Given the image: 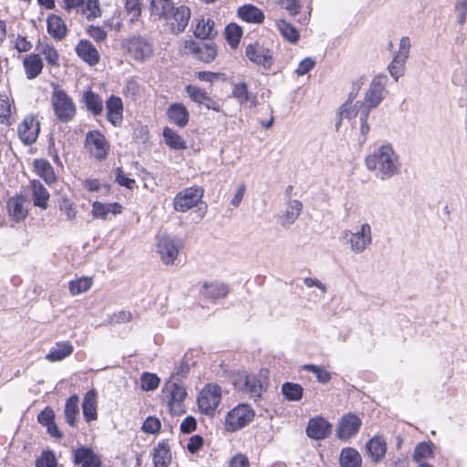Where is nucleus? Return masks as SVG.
Wrapping results in <instances>:
<instances>
[{"instance_id": "12", "label": "nucleus", "mask_w": 467, "mask_h": 467, "mask_svg": "<svg viewBox=\"0 0 467 467\" xmlns=\"http://www.w3.org/2000/svg\"><path fill=\"white\" fill-rule=\"evenodd\" d=\"M410 40L408 36L401 37L397 54L388 67L390 76L398 81L404 75L405 64L410 50Z\"/></svg>"}, {"instance_id": "57", "label": "nucleus", "mask_w": 467, "mask_h": 467, "mask_svg": "<svg viewBox=\"0 0 467 467\" xmlns=\"http://www.w3.org/2000/svg\"><path fill=\"white\" fill-rule=\"evenodd\" d=\"M125 7L131 20L137 19L140 16V0H126Z\"/></svg>"}, {"instance_id": "11", "label": "nucleus", "mask_w": 467, "mask_h": 467, "mask_svg": "<svg viewBox=\"0 0 467 467\" xmlns=\"http://www.w3.org/2000/svg\"><path fill=\"white\" fill-rule=\"evenodd\" d=\"M128 55L138 61H144L153 53L151 43L144 36H134L123 41Z\"/></svg>"}, {"instance_id": "28", "label": "nucleus", "mask_w": 467, "mask_h": 467, "mask_svg": "<svg viewBox=\"0 0 467 467\" xmlns=\"http://www.w3.org/2000/svg\"><path fill=\"white\" fill-rule=\"evenodd\" d=\"M98 394L96 390H88L83 398L82 410L86 421L97 420Z\"/></svg>"}, {"instance_id": "14", "label": "nucleus", "mask_w": 467, "mask_h": 467, "mask_svg": "<svg viewBox=\"0 0 467 467\" xmlns=\"http://www.w3.org/2000/svg\"><path fill=\"white\" fill-rule=\"evenodd\" d=\"M40 130V122L34 115H27L17 127L19 139L26 145L36 142Z\"/></svg>"}, {"instance_id": "17", "label": "nucleus", "mask_w": 467, "mask_h": 467, "mask_svg": "<svg viewBox=\"0 0 467 467\" xmlns=\"http://www.w3.org/2000/svg\"><path fill=\"white\" fill-rule=\"evenodd\" d=\"M245 55L250 61L269 68L272 64L271 51L259 43L250 44L246 47Z\"/></svg>"}, {"instance_id": "37", "label": "nucleus", "mask_w": 467, "mask_h": 467, "mask_svg": "<svg viewBox=\"0 0 467 467\" xmlns=\"http://www.w3.org/2000/svg\"><path fill=\"white\" fill-rule=\"evenodd\" d=\"M73 352V346L69 341L57 342L47 355V359L51 362L60 361L70 356Z\"/></svg>"}, {"instance_id": "4", "label": "nucleus", "mask_w": 467, "mask_h": 467, "mask_svg": "<svg viewBox=\"0 0 467 467\" xmlns=\"http://www.w3.org/2000/svg\"><path fill=\"white\" fill-rule=\"evenodd\" d=\"M369 170H379L386 176H392L398 171V158L389 145L381 146L377 152L366 158Z\"/></svg>"}, {"instance_id": "52", "label": "nucleus", "mask_w": 467, "mask_h": 467, "mask_svg": "<svg viewBox=\"0 0 467 467\" xmlns=\"http://www.w3.org/2000/svg\"><path fill=\"white\" fill-rule=\"evenodd\" d=\"M304 369L314 373L317 380L321 383H327L331 379L330 373L321 367L308 364L304 366Z\"/></svg>"}, {"instance_id": "22", "label": "nucleus", "mask_w": 467, "mask_h": 467, "mask_svg": "<svg viewBox=\"0 0 467 467\" xmlns=\"http://www.w3.org/2000/svg\"><path fill=\"white\" fill-rule=\"evenodd\" d=\"M107 119L113 126H119L123 119V103L120 98L110 96L106 101Z\"/></svg>"}, {"instance_id": "60", "label": "nucleus", "mask_w": 467, "mask_h": 467, "mask_svg": "<svg viewBox=\"0 0 467 467\" xmlns=\"http://www.w3.org/2000/svg\"><path fill=\"white\" fill-rule=\"evenodd\" d=\"M32 43L28 41L26 37L20 35L16 36L15 41V47L18 52H27L32 48Z\"/></svg>"}, {"instance_id": "54", "label": "nucleus", "mask_w": 467, "mask_h": 467, "mask_svg": "<svg viewBox=\"0 0 467 467\" xmlns=\"http://www.w3.org/2000/svg\"><path fill=\"white\" fill-rule=\"evenodd\" d=\"M41 53L44 55L47 62L49 65L55 66L58 64L59 56L57 51L53 46L45 45L41 48Z\"/></svg>"}, {"instance_id": "13", "label": "nucleus", "mask_w": 467, "mask_h": 467, "mask_svg": "<svg viewBox=\"0 0 467 467\" xmlns=\"http://www.w3.org/2000/svg\"><path fill=\"white\" fill-rule=\"evenodd\" d=\"M184 48L196 59L204 63L213 62L217 56V47L213 43L197 42L190 39L185 41Z\"/></svg>"}, {"instance_id": "50", "label": "nucleus", "mask_w": 467, "mask_h": 467, "mask_svg": "<svg viewBox=\"0 0 467 467\" xmlns=\"http://www.w3.org/2000/svg\"><path fill=\"white\" fill-rule=\"evenodd\" d=\"M188 96L192 101L198 104H202L205 99H208V94L206 91L199 87L193 85H188L185 88Z\"/></svg>"}, {"instance_id": "16", "label": "nucleus", "mask_w": 467, "mask_h": 467, "mask_svg": "<svg viewBox=\"0 0 467 467\" xmlns=\"http://www.w3.org/2000/svg\"><path fill=\"white\" fill-rule=\"evenodd\" d=\"M8 216L15 222L24 221L28 214V203L22 195H16L8 199L6 202Z\"/></svg>"}, {"instance_id": "10", "label": "nucleus", "mask_w": 467, "mask_h": 467, "mask_svg": "<svg viewBox=\"0 0 467 467\" xmlns=\"http://www.w3.org/2000/svg\"><path fill=\"white\" fill-rule=\"evenodd\" d=\"M222 399L221 387L216 384H207L199 393V410L207 415H212L219 406Z\"/></svg>"}, {"instance_id": "48", "label": "nucleus", "mask_w": 467, "mask_h": 467, "mask_svg": "<svg viewBox=\"0 0 467 467\" xmlns=\"http://www.w3.org/2000/svg\"><path fill=\"white\" fill-rule=\"evenodd\" d=\"M160 382V378L154 373L143 372L140 376V387L145 391L155 390Z\"/></svg>"}, {"instance_id": "61", "label": "nucleus", "mask_w": 467, "mask_h": 467, "mask_svg": "<svg viewBox=\"0 0 467 467\" xmlns=\"http://www.w3.org/2000/svg\"><path fill=\"white\" fill-rule=\"evenodd\" d=\"M229 467H250L248 458L242 453H237L229 462Z\"/></svg>"}, {"instance_id": "42", "label": "nucleus", "mask_w": 467, "mask_h": 467, "mask_svg": "<svg viewBox=\"0 0 467 467\" xmlns=\"http://www.w3.org/2000/svg\"><path fill=\"white\" fill-rule=\"evenodd\" d=\"M93 280L91 277L82 276L80 278L69 282V292L72 296H78L85 293L92 286Z\"/></svg>"}, {"instance_id": "33", "label": "nucleus", "mask_w": 467, "mask_h": 467, "mask_svg": "<svg viewBox=\"0 0 467 467\" xmlns=\"http://www.w3.org/2000/svg\"><path fill=\"white\" fill-rule=\"evenodd\" d=\"M371 243V231L368 223H364L360 230L352 234V250L362 252Z\"/></svg>"}, {"instance_id": "2", "label": "nucleus", "mask_w": 467, "mask_h": 467, "mask_svg": "<svg viewBox=\"0 0 467 467\" xmlns=\"http://www.w3.org/2000/svg\"><path fill=\"white\" fill-rule=\"evenodd\" d=\"M151 12L154 16L165 17L171 20V27L173 33L182 32L191 17V10L186 5L178 7L171 6L169 3H161V6L155 1L151 2Z\"/></svg>"}, {"instance_id": "23", "label": "nucleus", "mask_w": 467, "mask_h": 467, "mask_svg": "<svg viewBox=\"0 0 467 467\" xmlns=\"http://www.w3.org/2000/svg\"><path fill=\"white\" fill-rule=\"evenodd\" d=\"M74 462L79 467H100V460L95 452L87 447H80L73 452Z\"/></svg>"}, {"instance_id": "39", "label": "nucleus", "mask_w": 467, "mask_h": 467, "mask_svg": "<svg viewBox=\"0 0 467 467\" xmlns=\"http://www.w3.org/2000/svg\"><path fill=\"white\" fill-rule=\"evenodd\" d=\"M83 102L88 110L93 115H99L103 110V100L91 90H87L83 94Z\"/></svg>"}, {"instance_id": "18", "label": "nucleus", "mask_w": 467, "mask_h": 467, "mask_svg": "<svg viewBox=\"0 0 467 467\" xmlns=\"http://www.w3.org/2000/svg\"><path fill=\"white\" fill-rule=\"evenodd\" d=\"M232 97L236 99L239 105L253 109L257 107V95L248 91V86L244 82L233 84Z\"/></svg>"}, {"instance_id": "58", "label": "nucleus", "mask_w": 467, "mask_h": 467, "mask_svg": "<svg viewBox=\"0 0 467 467\" xmlns=\"http://www.w3.org/2000/svg\"><path fill=\"white\" fill-rule=\"evenodd\" d=\"M115 176L117 182L124 186L128 189H132L135 185V181L133 179L128 178L122 171L120 168H117L115 171Z\"/></svg>"}, {"instance_id": "20", "label": "nucleus", "mask_w": 467, "mask_h": 467, "mask_svg": "<svg viewBox=\"0 0 467 467\" xmlns=\"http://www.w3.org/2000/svg\"><path fill=\"white\" fill-rule=\"evenodd\" d=\"M77 55L89 66H95L99 62V53L96 47L87 39H81L76 47Z\"/></svg>"}, {"instance_id": "19", "label": "nucleus", "mask_w": 467, "mask_h": 467, "mask_svg": "<svg viewBox=\"0 0 467 467\" xmlns=\"http://www.w3.org/2000/svg\"><path fill=\"white\" fill-rule=\"evenodd\" d=\"M332 425L322 417H316L309 420L306 434L314 440H323L331 432Z\"/></svg>"}, {"instance_id": "64", "label": "nucleus", "mask_w": 467, "mask_h": 467, "mask_svg": "<svg viewBox=\"0 0 467 467\" xmlns=\"http://www.w3.org/2000/svg\"><path fill=\"white\" fill-rule=\"evenodd\" d=\"M203 439L200 435H194L190 438L187 449L190 452L195 453L202 445Z\"/></svg>"}, {"instance_id": "27", "label": "nucleus", "mask_w": 467, "mask_h": 467, "mask_svg": "<svg viewBox=\"0 0 467 467\" xmlns=\"http://www.w3.org/2000/svg\"><path fill=\"white\" fill-rule=\"evenodd\" d=\"M167 116L171 122L180 128H184L189 122V112L182 103H173L167 109Z\"/></svg>"}, {"instance_id": "38", "label": "nucleus", "mask_w": 467, "mask_h": 467, "mask_svg": "<svg viewBox=\"0 0 467 467\" xmlns=\"http://www.w3.org/2000/svg\"><path fill=\"white\" fill-rule=\"evenodd\" d=\"M214 26L215 24L213 19L202 17L196 25L194 30L195 36L201 39H208L215 36L217 31Z\"/></svg>"}, {"instance_id": "59", "label": "nucleus", "mask_w": 467, "mask_h": 467, "mask_svg": "<svg viewBox=\"0 0 467 467\" xmlns=\"http://www.w3.org/2000/svg\"><path fill=\"white\" fill-rule=\"evenodd\" d=\"M87 33L96 42H102L107 37V33L101 27L95 26H89L87 28Z\"/></svg>"}, {"instance_id": "26", "label": "nucleus", "mask_w": 467, "mask_h": 467, "mask_svg": "<svg viewBox=\"0 0 467 467\" xmlns=\"http://www.w3.org/2000/svg\"><path fill=\"white\" fill-rule=\"evenodd\" d=\"M91 206V213L93 217L102 220H108L109 214L117 215L122 212V206L119 202L103 203L100 202H94Z\"/></svg>"}, {"instance_id": "15", "label": "nucleus", "mask_w": 467, "mask_h": 467, "mask_svg": "<svg viewBox=\"0 0 467 467\" xmlns=\"http://www.w3.org/2000/svg\"><path fill=\"white\" fill-rule=\"evenodd\" d=\"M86 146L92 156L98 161L104 160L109 150L105 136L98 130H92L87 134Z\"/></svg>"}, {"instance_id": "49", "label": "nucleus", "mask_w": 467, "mask_h": 467, "mask_svg": "<svg viewBox=\"0 0 467 467\" xmlns=\"http://www.w3.org/2000/svg\"><path fill=\"white\" fill-rule=\"evenodd\" d=\"M336 436L342 441H347L350 438V413H347L341 418Z\"/></svg>"}, {"instance_id": "3", "label": "nucleus", "mask_w": 467, "mask_h": 467, "mask_svg": "<svg viewBox=\"0 0 467 467\" xmlns=\"http://www.w3.org/2000/svg\"><path fill=\"white\" fill-rule=\"evenodd\" d=\"M56 119L63 123L71 121L77 114V106L72 98L59 86H53L50 96Z\"/></svg>"}, {"instance_id": "21", "label": "nucleus", "mask_w": 467, "mask_h": 467, "mask_svg": "<svg viewBox=\"0 0 467 467\" xmlns=\"http://www.w3.org/2000/svg\"><path fill=\"white\" fill-rule=\"evenodd\" d=\"M303 210V203L296 199H289L284 213L279 218L282 227L288 228L297 220Z\"/></svg>"}, {"instance_id": "24", "label": "nucleus", "mask_w": 467, "mask_h": 467, "mask_svg": "<svg viewBox=\"0 0 467 467\" xmlns=\"http://www.w3.org/2000/svg\"><path fill=\"white\" fill-rule=\"evenodd\" d=\"M367 451L373 462H381L387 452V442L382 436L372 437L366 444Z\"/></svg>"}, {"instance_id": "55", "label": "nucleus", "mask_w": 467, "mask_h": 467, "mask_svg": "<svg viewBox=\"0 0 467 467\" xmlns=\"http://www.w3.org/2000/svg\"><path fill=\"white\" fill-rule=\"evenodd\" d=\"M161 421L155 417H148L142 425V431L146 433L155 434L161 429Z\"/></svg>"}, {"instance_id": "53", "label": "nucleus", "mask_w": 467, "mask_h": 467, "mask_svg": "<svg viewBox=\"0 0 467 467\" xmlns=\"http://www.w3.org/2000/svg\"><path fill=\"white\" fill-rule=\"evenodd\" d=\"M36 467H57V461L52 451H44L36 461Z\"/></svg>"}, {"instance_id": "34", "label": "nucleus", "mask_w": 467, "mask_h": 467, "mask_svg": "<svg viewBox=\"0 0 467 467\" xmlns=\"http://www.w3.org/2000/svg\"><path fill=\"white\" fill-rule=\"evenodd\" d=\"M31 190L33 195L34 205L41 209H47L48 206L49 192L39 181L31 182Z\"/></svg>"}, {"instance_id": "62", "label": "nucleus", "mask_w": 467, "mask_h": 467, "mask_svg": "<svg viewBox=\"0 0 467 467\" xmlns=\"http://www.w3.org/2000/svg\"><path fill=\"white\" fill-rule=\"evenodd\" d=\"M314 66L315 61L310 57H306L300 62L296 72L298 76H304L308 73L314 67Z\"/></svg>"}, {"instance_id": "31", "label": "nucleus", "mask_w": 467, "mask_h": 467, "mask_svg": "<svg viewBox=\"0 0 467 467\" xmlns=\"http://www.w3.org/2000/svg\"><path fill=\"white\" fill-rule=\"evenodd\" d=\"M23 66L26 78H36L43 70L44 63L37 54H30L24 58Z\"/></svg>"}, {"instance_id": "63", "label": "nucleus", "mask_w": 467, "mask_h": 467, "mask_svg": "<svg viewBox=\"0 0 467 467\" xmlns=\"http://www.w3.org/2000/svg\"><path fill=\"white\" fill-rule=\"evenodd\" d=\"M284 7L292 15L296 16L300 12L301 5L298 0H282Z\"/></svg>"}, {"instance_id": "56", "label": "nucleus", "mask_w": 467, "mask_h": 467, "mask_svg": "<svg viewBox=\"0 0 467 467\" xmlns=\"http://www.w3.org/2000/svg\"><path fill=\"white\" fill-rule=\"evenodd\" d=\"M59 209L62 213H64L67 218V220H74L77 215L76 209L74 207L73 202L67 198H63L59 203Z\"/></svg>"}, {"instance_id": "32", "label": "nucleus", "mask_w": 467, "mask_h": 467, "mask_svg": "<svg viewBox=\"0 0 467 467\" xmlns=\"http://www.w3.org/2000/svg\"><path fill=\"white\" fill-rule=\"evenodd\" d=\"M238 16L248 23L261 24L265 19L263 11L253 5H244L237 10Z\"/></svg>"}, {"instance_id": "43", "label": "nucleus", "mask_w": 467, "mask_h": 467, "mask_svg": "<svg viewBox=\"0 0 467 467\" xmlns=\"http://www.w3.org/2000/svg\"><path fill=\"white\" fill-rule=\"evenodd\" d=\"M163 138L168 146L174 150H183L186 143L183 139L171 128H164Z\"/></svg>"}, {"instance_id": "29", "label": "nucleus", "mask_w": 467, "mask_h": 467, "mask_svg": "<svg viewBox=\"0 0 467 467\" xmlns=\"http://www.w3.org/2000/svg\"><path fill=\"white\" fill-rule=\"evenodd\" d=\"M203 296L216 300L225 297L229 293L228 285L224 283L214 281L204 283L201 290Z\"/></svg>"}, {"instance_id": "8", "label": "nucleus", "mask_w": 467, "mask_h": 467, "mask_svg": "<svg viewBox=\"0 0 467 467\" xmlns=\"http://www.w3.org/2000/svg\"><path fill=\"white\" fill-rule=\"evenodd\" d=\"M203 197V190L200 186H192L179 192L173 199V208L180 213H186L197 206Z\"/></svg>"}, {"instance_id": "46", "label": "nucleus", "mask_w": 467, "mask_h": 467, "mask_svg": "<svg viewBox=\"0 0 467 467\" xmlns=\"http://www.w3.org/2000/svg\"><path fill=\"white\" fill-rule=\"evenodd\" d=\"M433 457V449L431 442H420L417 444L414 452L413 460L417 462L428 458Z\"/></svg>"}, {"instance_id": "47", "label": "nucleus", "mask_w": 467, "mask_h": 467, "mask_svg": "<svg viewBox=\"0 0 467 467\" xmlns=\"http://www.w3.org/2000/svg\"><path fill=\"white\" fill-rule=\"evenodd\" d=\"M284 396L293 401L299 400L303 395V388L299 384L286 382L282 387Z\"/></svg>"}, {"instance_id": "7", "label": "nucleus", "mask_w": 467, "mask_h": 467, "mask_svg": "<svg viewBox=\"0 0 467 467\" xmlns=\"http://www.w3.org/2000/svg\"><path fill=\"white\" fill-rule=\"evenodd\" d=\"M254 417V410L247 404H239L231 410L225 417V428L235 431L249 424Z\"/></svg>"}, {"instance_id": "44", "label": "nucleus", "mask_w": 467, "mask_h": 467, "mask_svg": "<svg viewBox=\"0 0 467 467\" xmlns=\"http://www.w3.org/2000/svg\"><path fill=\"white\" fill-rule=\"evenodd\" d=\"M225 38L232 48H236L239 46L240 39L243 35V30L237 24L232 23L225 27Z\"/></svg>"}, {"instance_id": "25", "label": "nucleus", "mask_w": 467, "mask_h": 467, "mask_svg": "<svg viewBox=\"0 0 467 467\" xmlns=\"http://www.w3.org/2000/svg\"><path fill=\"white\" fill-rule=\"evenodd\" d=\"M151 455L155 467H168L171 462V451L168 441H160L154 447Z\"/></svg>"}, {"instance_id": "1", "label": "nucleus", "mask_w": 467, "mask_h": 467, "mask_svg": "<svg viewBox=\"0 0 467 467\" xmlns=\"http://www.w3.org/2000/svg\"><path fill=\"white\" fill-rule=\"evenodd\" d=\"M388 77L385 74H379L375 76L367 90L363 102L356 103L355 116L359 117L360 131L363 136H366L369 131V126L367 123L369 111L377 108L384 99L388 90Z\"/></svg>"}, {"instance_id": "30", "label": "nucleus", "mask_w": 467, "mask_h": 467, "mask_svg": "<svg viewBox=\"0 0 467 467\" xmlns=\"http://www.w3.org/2000/svg\"><path fill=\"white\" fill-rule=\"evenodd\" d=\"M47 32L57 40H62L67 32L65 21L57 15H49L47 18Z\"/></svg>"}, {"instance_id": "6", "label": "nucleus", "mask_w": 467, "mask_h": 467, "mask_svg": "<svg viewBox=\"0 0 467 467\" xmlns=\"http://www.w3.org/2000/svg\"><path fill=\"white\" fill-rule=\"evenodd\" d=\"M162 393L171 414L179 415L184 412L183 401L187 392L183 386L170 379L165 382Z\"/></svg>"}, {"instance_id": "5", "label": "nucleus", "mask_w": 467, "mask_h": 467, "mask_svg": "<svg viewBox=\"0 0 467 467\" xmlns=\"http://www.w3.org/2000/svg\"><path fill=\"white\" fill-rule=\"evenodd\" d=\"M268 371L260 370L258 373L243 372L235 379L236 388L246 393L252 399H258L267 388Z\"/></svg>"}, {"instance_id": "35", "label": "nucleus", "mask_w": 467, "mask_h": 467, "mask_svg": "<svg viewBox=\"0 0 467 467\" xmlns=\"http://www.w3.org/2000/svg\"><path fill=\"white\" fill-rule=\"evenodd\" d=\"M34 170L36 173L41 177L46 183L52 184L57 181V175L54 171L52 165L44 159H37L34 161Z\"/></svg>"}, {"instance_id": "45", "label": "nucleus", "mask_w": 467, "mask_h": 467, "mask_svg": "<svg viewBox=\"0 0 467 467\" xmlns=\"http://www.w3.org/2000/svg\"><path fill=\"white\" fill-rule=\"evenodd\" d=\"M14 101L5 94H0V119L8 122V119L15 112Z\"/></svg>"}, {"instance_id": "41", "label": "nucleus", "mask_w": 467, "mask_h": 467, "mask_svg": "<svg viewBox=\"0 0 467 467\" xmlns=\"http://www.w3.org/2000/svg\"><path fill=\"white\" fill-rule=\"evenodd\" d=\"M276 27L280 34L290 43H296L299 38V33L296 28L285 20L276 21Z\"/></svg>"}, {"instance_id": "51", "label": "nucleus", "mask_w": 467, "mask_h": 467, "mask_svg": "<svg viewBox=\"0 0 467 467\" xmlns=\"http://www.w3.org/2000/svg\"><path fill=\"white\" fill-rule=\"evenodd\" d=\"M84 5L85 6L82 9V13L86 16L88 20L100 16L101 11L99 0H87Z\"/></svg>"}, {"instance_id": "36", "label": "nucleus", "mask_w": 467, "mask_h": 467, "mask_svg": "<svg viewBox=\"0 0 467 467\" xmlns=\"http://www.w3.org/2000/svg\"><path fill=\"white\" fill-rule=\"evenodd\" d=\"M55 414L52 409L46 408L37 416L38 422L47 427V432L56 438L62 437V432L58 430L54 421Z\"/></svg>"}, {"instance_id": "9", "label": "nucleus", "mask_w": 467, "mask_h": 467, "mask_svg": "<svg viewBox=\"0 0 467 467\" xmlns=\"http://www.w3.org/2000/svg\"><path fill=\"white\" fill-rule=\"evenodd\" d=\"M181 248L179 241L167 234L158 237L156 251L161 262L166 265H176Z\"/></svg>"}, {"instance_id": "40", "label": "nucleus", "mask_w": 467, "mask_h": 467, "mask_svg": "<svg viewBox=\"0 0 467 467\" xmlns=\"http://www.w3.org/2000/svg\"><path fill=\"white\" fill-rule=\"evenodd\" d=\"M78 411V397L77 395H72L67 400L64 410L66 421L70 426H75Z\"/></svg>"}]
</instances>
